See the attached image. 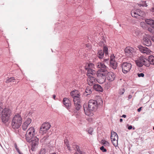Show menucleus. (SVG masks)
Listing matches in <instances>:
<instances>
[{"label":"nucleus","mask_w":154,"mask_h":154,"mask_svg":"<svg viewBox=\"0 0 154 154\" xmlns=\"http://www.w3.org/2000/svg\"><path fill=\"white\" fill-rule=\"evenodd\" d=\"M24 134L26 141L28 142H31L32 146L31 149L33 151L34 149L37 147L38 143V138L35 136V129L33 127H31L28 130L26 134L24 133Z\"/></svg>","instance_id":"nucleus-1"},{"label":"nucleus","mask_w":154,"mask_h":154,"mask_svg":"<svg viewBox=\"0 0 154 154\" xmlns=\"http://www.w3.org/2000/svg\"><path fill=\"white\" fill-rule=\"evenodd\" d=\"M22 121V119L19 114L15 115L12 120L11 125L14 129H18L21 126Z\"/></svg>","instance_id":"nucleus-2"},{"label":"nucleus","mask_w":154,"mask_h":154,"mask_svg":"<svg viewBox=\"0 0 154 154\" xmlns=\"http://www.w3.org/2000/svg\"><path fill=\"white\" fill-rule=\"evenodd\" d=\"M102 103V100L101 98H100L97 101L91 100L88 103V109L91 111H95L97 108L98 105H101Z\"/></svg>","instance_id":"nucleus-3"},{"label":"nucleus","mask_w":154,"mask_h":154,"mask_svg":"<svg viewBox=\"0 0 154 154\" xmlns=\"http://www.w3.org/2000/svg\"><path fill=\"white\" fill-rule=\"evenodd\" d=\"M107 69H102L98 71L97 73V76L99 79H98V82L100 84H102L106 80V76L108 73Z\"/></svg>","instance_id":"nucleus-4"},{"label":"nucleus","mask_w":154,"mask_h":154,"mask_svg":"<svg viewBox=\"0 0 154 154\" xmlns=\"http://www.w3.org/2000/svg\"><path fill=\"white\" fill-rule=\"evenodd\" d=\"M11 111L7 108L4 109L2 112V119L4 123H6L9 119Z\"/></svg>","instance_id":"nucleus-5"},{"label":"nucleus","mask_w":154,"mask_h":154,"mask_svg":"<svg viewBox=\"0 0 154 154\" xmlns=\"http://www.w3.org/2000/svg\"><path fill=\"white\" fill-rule=\"evenodd\" d=\"M137 65L139 67H141L143 65L146 66H149V64L148 60L143 57H139L137 60L135 61Z\"/></svg>","instance_id":"nucleus-6"},{"label":"nucleus","mask_w":154,"mask_h":154,"mask_svg":"<svg viewBox=\"0 0 154 154\" xmlns=\"http://www.w3.org/2000/svg\"><path fill=\"white\" fill-rule=\"evenodd\" d=\"M94 89L97 91L102 92L103 89L102 87L99 84L94 85L92 87H89L87 86V95L91 94Z\"/></svg>","instance_id":"nucleus-7"},{"label":"nucleus","mask_w":154,"mask_h":154,"mask_svg":"<svg viewBox=\"0 0 154 154\" xmlns=\"http://www.w3.org/2000/svg\"><path fill=\"white\" fill-rule=\"evenodd\" d=\"M131 14L133 17L136 18L139 16L143 17L145 15L144 12L139 9H137L136 10L131 11Z\"/></svg>","instance_id":"nucleus-8"},{"label":"nucleus","mask_w":154,"mask_h":154,"mask_svg":"<svg viewBox=\"0 0 154 154\" xmlns=\"http://www.w3.org/2000/svg\"><path fill=\"white\" fill-rule=\"evenodd\" d=\"M110 138L111 141L114 146L115 147L117 146L118 138L117 133L112 131Z\"/></svg>","instance_id":"nucleus-9"},{"label":"nucleus","mask_w":154,"mask_h":154,"mask_svg":"<svg viewBox=\"0 0 154 154\" xmlns=\"http://www.w3.org/2000/svg\"><path fill=\"white\" fill-rule=\"evenodd\" d=\"M132 65L130 63L125 62L123 63L122 66L123 72L126 73L128 72L131 68Z\"/></svg>","instance_id":"nucleus-10"},{"label":"nucleus","mask_w":154,"mask_h":154,"mask_svg":"<svg viewBox=\"0 0 154 154\" xmlns=\"http://www.w3.org/2000/svg\"><path fill=\"white\" fill-rule=\"evenodd\" d=\"M72 97L75 108L76 110L78 111L81 107L80 104V96H75Z\"/></svg>","instance_id":"nucleus-11"},{"label":"nucleus","mask_w":154,"mask_h":154,"mask_svg":"<svg viewBox=\"0 0 154 154\" xmlns=\"http://www.w3.org/2000/svg\"><path fill=\"white\" fill-rule=\"evenodd\" d=\"M51 126V125L48 122L43 123L40 129V132L41 134L46 133V131L50 128Z\"/></svg>","instance_id":"nucleus-12"},{"label":"nucleus","mask_w":154,"mask_h":154,"mask_svg":"<svg viewBox=\"0 0 154 154\" xmlns=\"http://www.w3.org/2000/svg\"><path fill=\"white\" fill-rule=\"evenodd\" d=\"M91 74H89L87 76V84L89 87H92L95 82V78Z\"/></svg>","instance_id":"nucleus-13"},{"label":"nucleus","mask_w":154,"mask_h":154,"mask_svg":"<svg viewBox=\"0 0 154 154\" xmlns=\"http://www.w3.org/2000/svg\"><path fill=\"white\" fill-rule=\"evenodd\" d=\"M125 52L127 56L130 57L132 56L134 53V49L130 47H127L125 49Z\"/></svg>","instance_id":"nucleus-14"},{"label":"nucleus","mask_w":154,"mask_h":154,"mask_svg":"<svg viewBox=\"0 0 154 154\" xmlns=\"http://www.w3.org/2000/svg\"><path fill=\"white\" fill-rule=\"evenodd\" d=\"M94 68V65L92 63H89L88 64L87 66V76L89 74H91L92 75L95 74L96 72L93 69Z\"/></svg>","instance_id":"nucleus-15"},{"label":"nucleus","mask_w":154,"mask_h":154,"mask_svg":"<svg viewBox=\"0 0 154 154\" xmlns=\"http://www.w3.org/2000/svg\"><path fill=\"white\" fill-rule=\"evenodd\" d=\"M151 38L149 35H146L144 36L143 39V42L144 44L147 46H149L151 45L150 41Z\"/></svg>","instance_id":"nucleus-16"},{"label":"nucleus","mask_w":154,"mask_h":154,"mask_svg":"<svg viewBox=\"0 0 154 154\" xmlns=\"http://www.w3.org/2000/svg\"><path fill=\"white\" fill-rule=\"evenodd\" d=\"M140 51L144 54H149L151 52L150 50L146 47H143L142 46H139L138 47Z\"/></svg>","instance_id":"nucleus-17"},{"label":"nucleus","mask_w":154,"mask_h":154,"mask_svg":"<svg viewBox=\"0 0 154 154\" xmlns=\"http://www.w3.org/2000/svg\"><path fill=\"white\" fill-rule=\"evenodd\" d=\"M32 120L31 119L28 118L27 120L25 121L23 124L22 125V129L24 131H25L29 125L31 123Z\"/></svg>","instance_id":"nucleus-18"},{"label":"nucleus","mask_w":154,"mask_h":154,"mask_svg":"<svg viewBox=\"0 0 154 154\" xmlns=\"http://www.w3.org/2000/svg\"><path fill=\"white\" fill-rule=\"evenodd\" d=\"M115 78L114 74L112 72H108L106 75L107 79L109 81H113Z\"/></svg>","instance_id":"nucleus-19"},{"label":"nucleus","mask_w":154,"mask_h":154,"mask_svg":"<svg viewBox=\"0 0 154 154\" xmlns=\"http://www.w3.org/2000/svg\"><path fill=\"white\" fill-rule=\"evenodd\" d=\"M97 66L98 68L102 69H107L108 67L103 63L98 62L97 64Z\"/></svg>","instance_id":"nucleus-20"},{"label":"nucleus","mask_w":154,"mask_h":154,"mask_svg":"<svg viewBox=\"0 0 154 154\" xmlns=\"http://www.w3.org/2000/svg\"><path fill=\"white\" fill-rule=\"evenodd\" d=\"M93 113L92 112L87 111V120L91 122L92 121Z\"/></svg>","instance_id":"nucleus-21"},{"label":"nucleus","mask_w":154,"mask_h":154,"mask_svg":"<svg viewBox=\"0 0 154 154\" xmlns=\"http://www.w3.org/2000/svg\"><path fill=\"white\" fill-rule=\"evenodd\" d=\"M79 94L78 91L75 90L71 92L70 95L72 97H74L75 96H80Z\"/></svg>","instance_id":"nucleus-22"},{"label":"nucleus","mask_w":154,"mask_h":154,"mask_svg":"<svg viewBox=\"0 0 154 154\" xmlns=\"http://www.w3.org/2000/svg\"><path fill=\"white\" fill-rule=\"evenodd\" d=\"M148 61L149 62V65L150 64L154 65V56L152 55L149 56Z\"/></svg>","instance_id":"nucleus-23"},{"label":"nucleus","mask_w":154,"mask_h":154,"mask_svg":"<svg viewBox=\"0 0 154 154\" xmlns=\"http://www.w3.org/2000/svg\"><path fill=\"white\" fill-rule=\"evenodd\" d=\"M110 66L114 69H116L117 67V63L116 61H110Z\"/></svg>","instance_id":"nucleus-24"},{"label":"nucleus","mask_w":154,"mask_h":154,"mask_svg":"<svg viewBox=\"0 0 154 154\" xmlns=\"http://www.w3.org/2000/svg\"><path fill=\"white\" fill-rule=\"evenodd\" d=\"M104 53L102 50H99L97 56L100 59H102L104 56Z\"/></svg>","instance_id":"nucleus-25"},{"label":"nucleus","mask_w":154,"mask_h":154,"mask_svg":"<svg viewBox=\"0 0 154 154\" xmlns=\"http://www.w3.org/2000/svg\"><path fill=\"white\" fill-rule=\"evenodd\" d=\"M145 22L147 24L150 25L151 26L153 25L154 24V21L151 19H146L145 20Z\"/></svg>","instance_id":"nucleus-26"},{"label":"nucleus","mask_w":154,"mask_h":154,"mask_svg":"<svg viewBox=\"0 0 154 154\" xmlns=\"http://www.w3.org/2000/svg\"><path fill=\"white\" fill-rule=\"evenodd\" d=\"M103 51L104 53L105 54L106 56L108 55V48L106 46H104L103 48Z\"/></svg>","instance_id":"nucleus-27"},{"label":"nucleus","mask_w":154,"mask_h":154,"mask_svg":"<svg viewBox=\"0 0 154 154\" xmlns=\"http://www.w3.org/2000/svg\"><path fill=\"white\" fill-rule=\"evenodd\" d=\"M101 143L105 146H109V144L108 142L104 140L101 141Z\"/></svg>","instance_id":"nucleus-28"},{"label":"nucleus","mask_w":154,"mask_h":154,"mask_svg":"<svg viewBox=\"0 0 154 154\" xmlns=\"http://www.w3.org/2000/svg\"><path fill=\"white\" fill-rule=\"evenodd\" d=\"M148 30L150 32L154 33V25L150 26L148 29Z\"/></svg>","instance_id":"nucleus-29"},{"label":"nucleus","mask_w":154,"mask_h":154,"mask_svg":"<svg viewBox=\"0 0 154 154\" xmlns=\"http://www.w3.org/2000/svg\"><path fill=\"white\" fill-rule=\"evenodd\" d=\"M15 80V79L14 77H10L6 80V82L8 83L10 82H14Z\"/></svg>","instance_id":"nucleus-30"},{"label":"nucleus","mask_w":154,"mask_h":154,"mask_svg":"<svg viewBox=\"0 0 154 154\" xmlns=\"http://www.w3.org/2000/svg\"><path fill=\"white\" fill-rule=\"evenodd\" d=\"M140 32L138 29H135L133 32L134 35L135 36H138L140 34Z\"/></svg>","instance_id":"nucleus-31"},{"label":"nucleus","mask_w":154,"mask_h":154,"mask_svg":"<svg viewBox=\"0 0 154 154\" xmlns=\"http://www.w3.org/2000/svg\"><path fill=\"white\" fill-rule=\"evenodd\" d=\"M64 105L67 109H69L70 108L71 104L70 103L68 102H67V103H65V104Z\"/></svg>","instance_id":"nucleus-32"},{"label":"nucleus","mask_w":154,"mask_h":154,"mask_svg":"<svg viewBox=\"0 0 154 154\" xmlns=\"http://www.w3.org/2000/svg\"><path fill=\"white\" fill-rule=\"evenodd\" d=\"M93 131V129L92 128H90L88 130V133L91 135L92 134V133Z\"/></svg>","instance_id":"nucleus-33"},{"label":"nucleus","mask_w":154,"mask_h":154,"mask_svg":"<svg viewBox=\"0 0 154 154\" xmlns=\"http://www.w3.org/2000/svg\"><path fill=\"white\" fill-rule=\"evenodd\" d=\"M69 100L66 98H64L63 100V103L65 105L66 103H67V102H69Z\"/></svg>","instance_id":"nucleus-34"},{"label":"nucleus","mask_w":154,"mask_h":154,"mask_svg":"<svg viewBox=\"0 0 154 154\" xmlns=\"http://www.w3.org/2000/svg\"><path fill=\"white\" fill-rule=\"evenodd\" d=\"M67 140L66 139L65 140V144L67 147L68 149L69 150H70L69 144V143H68V142H67Z\"/></svg>","instance_id":"nucleus-35"},{"label":"nucleus","mask_w":154,"mask_h":154,"mask_svg":"<svg viewBox=\"0 0 154 154\" xmlns=\"http://www.w3.org/2000/svg\"><path fill=\"white\" fill-rule=\"evenodd\" d=\"M138 6H139L140 7H141V6L146 7L147 6V5H146V4H145V2H142V4H139Z\"/></svg>","instance_id":"nucleus-36"},{"label":"nucleus","mask_w":154,"mask_h":154,"mask_svg":"<svg viewBox=\"0 0 154 154\" xmlns=\"http://www.w3.org/2000/svg\"><path fill=\"white\" fill-rule=\"evenodd\" d=\"M115 56H114V55H111V56L110 57V61H115V60L114 59L115 58Z\"/></svg>","instance_id":"nucleus-37"},{"label":"nucleus","mask_w":154,"mask_h":154,"mask_svg":"<svg viewBox=\"0 0 154 154\" xmlns=\"http://www.w3.org/2000/svg\"><path fill=\"white\" fill-rule=\"evenodd\" d=\"M45 150L44 149H41L39 154H45Z\"/></svg>","instance_id":"nucleus-38"},{"label":"nucleus","mask_w":154,"mask_h":154,"mask_svg":"<svg viewBox=\"0 0 154 154\" xmlns=\"http://www.w3.org/2000/svg\"><path fill=\"white\" fill-rule=\"evenodd\" d=\"M100 149L103 152H106L107 151L106 149L104 148V147L102 146L100 148Z\"/></svg>","instance_id":"nucleus-39"},{"label":"nucleus","mask_w":154,"mask_h":154,"mask_svg":"<svg viewBox=\"0 0 154 154\" xmlns=\"http://www.w3.org/2000/svg\"><path fill=\"white\" fill-rule=\"evenodd\" d=\"M125 92V90L124 88L122 89V90H120V91L119 92V94H120L122 95Z\"/></svg>","instance_id":"nucleus-40"},{"label":"nucleus","mask_w":154,"mask_h":154,"mask_svg":"<svg viewBox=\"0 0 154 154\" xmlns=\"http://www.w3.org/2000/svg\"><path fill=\"white\" fill-rule=\"evenodd\" d=\"M137 75L139 77H143L144 75V74L142 73L138 74Z\"/></svg>","instance_id":"nucleus-41"},{"label":"nucleus","mask_w":154,"mask_h":154,"mask_svg":"<svg viewBox=\"0 0 154 154\" xmlns=\"http://www.w3.org/2000/svg\"><path fill=\"white\" fill-rule=\"evenodd\" d=\"M104 62L105 63H108L110 62V60L108 59H105L104 60Z\"/></svg>","instance_id":"nucleus-42"},{"label":"nucleus","mask_w":154,"mask_h":154,"mask_svg":"<svg viewBox=\"0 0 154 154\" xmlns=\"http://www.w3.org/2000/svg\"><path fill=\"white\" fill-rule=\"evenodd\" d=\"M86 107H87L86 105L85 104H84V105H83V108H84V111H85V113L86 115H87L86 110H85V109H86Z\"/></svg>","instance_id":"nucleus-43"},{"label":"nucleus","mask_w":154,"mask_h":154,"mask_svg":"<svg viewBox=\"0 0 154 154\" xmlns=\"http://www.w3.org/2000/svg\"><path fill=\"white\" fill-rule=\"evenodd\" d=\"M15 148L16 149V150H17V152L19 153L20 152V150H19L18 148H17V146L16 145H15Z\"/></svg>","instance_id":"nucleus-44"},{"label":"nucleus","mask_w":154,"mask_h":154,"mask_svg":"<svg viewBox=\"0 0 154 154\" xmlns=\"http://www.w3.org/2000/svg\"><path fill=\"white\" fill-rule=\"evenodd\" d=\"M132 128V126L131 125H130L129 126V127L128 128V129L129 130H131V129Z\"/></svg>","instance_id":"nucleus-45"},{"label":"nucleus","mask_w":154,"mask_h":154,"mask_svg":"<svg viewBox=\"0 0 154 154\" xmlns=\"http://www.w3.org/2000/svg\"><path fill=\"white\" fill-rule=\"evenodd\" d=\"M142 107H140L139 108H138V109H137V111L138 112H140L141 109V108H142Z\"/></svg>","instance_id":"nucleus-46"},{"label":"nucleus","mask_w":154,"mask_h":154,"mask_svg":"<svg viewBox=\"0 0 154 154\" xmlns=\"http://www.w3.org/2000/svg\"><path fill=\"white\" fill-rule=\"evenodd\" d=\"M132 96L130 95L128 96V98L129 99H131L132 98Z\"/></svg>","instance_id":"nucleus-47"},{"label":"nucleus","mask_w":154,"mask_h":154,"mask_svg":"<svg viewBox=\"0 0 154 154\" xmlns=\"http://www.w3.org/2000/svg\"><path fill=\"white\" fill-rule=\"evenodd\" d=\"M126 116V115L124 114L122 116V117L123 118H125Z\"/></svg>","instance_id":"nucleus-48"},{"label":"nucleus","mask_w":154,"mask_h":154,"mask_svg":"<svg viewBox=\"0 0 154 154\" xmlns=\"http://www.w3.org/2000/svg\"><path fill=\"white\" fill-rule=\"evenodd\" d=\"M55 97H56V95H53V98L54 99H55Z\"/></svg>","instance_id":"nucleus-49"},{"label":"nucleus","mask_w":154,"mask_h":154,"mask_svg":"<svg viewBox=\"0 0 154 154\" xmlns=\"http://www.w3.org/2000/svg\"><path fill=\"white\" fill-rule=\"evenodd\" d=\"M79 153L80 154H83V152L82 151H80V152H79Z\"/></svg>","instance_id":"nucleus-50"},{"label":"nucleus","mask_w":154,"mask_h":154,"mask_svg":"<svg viewBox=\"0 0 154 154\" xmlns=\"http://www.w3.org/2000/svg\"><path fill=\"white\" fill-rule=\"evenodd\" d=\"M152 40L154 42V36L152 38Z\"/></svg>","instance_id":"nucleus-51"},{"label":"nucleus","mask_w":154,"mask_h":154,"mask_svg":"<svg viewBox=\"0 0 154 154\" xmlns=\"http://www.w3.org/2000/svg\"><path fill=\"white\" fill-rule=\"evenodd\" d=\"M123 121V120H122V119H120V122H122Z\"/></svg>","instance_id":"nucleus-52"},{"label":"nucleus","mask_w":154,"mask_h":154,"mask_svg":"<svg viewBox=\"0 0 154 154\" xmlns=\"http://www.w3.org/2000/svg\"><path fill=\"white\" fill-rule=\"evenodd\" d=\"M50 154H56V153L55 152H54V153H51Z\"/></svg>","instance_id":"nucleus-53"},{"label":"nucleus","mask_w":154,"mask_h":154,"mask_svg":"<svg viewBox=\"0 0 154 154\" xmlns=\"http://www.w3.org/2000/svg\"><path fill=\"white\" fill-rule=\"evenodd\" d=\"M85 92L87 93V88H86L85 89Z\"/></svg>","instance_id":"nucleus-54"},{"label":"nucleus","mask_w":154,"mask_h":154,"mask_svg":"<svg viewBox=\"0 0 154 154\" xmlns=\"http://www.w3.org/2000/svg\"><path fill=\"white\" fill-rule=\"evenodd\" d=\"M85 69L87 70V67H86V66H85Z\"/></svg>","instance_id":"nucleus-55"},{"label":"nucleus","mask_w":154,"mask_h":154,"mask_svg":"<svg viewBox=\"0 0 154 154\" xmlns=\"http://www.w3.org/2000/svg\"><path fill=\"white\" fill-rule=\"evenodd\" d=\"M19 154H23L22 152H20L19 153Z\"/></svg>","instance_id":"nucleus-56"},{"label":"nucleus","mask_w":154,"mask_h":154,"mask_svg":"<svg viewBox=\"0 0 154 154\" xmlns=\"http://www.w3.org/2000/svg\"><path fill=\"white\" fill-rule=\"evenodd\" d=\"M153 11H154V8H153Z\"/></svg>","instance_id":"nucleus-57"},{"label":"nucleus","mask_w":154,"mask_h":154,"mask_svg":"<svg viewBox=\"0 0 154 154\" xmlns=\"http://www.w3.org/2000/svg\"><path fill=\"white\" fill-rule=\"evenodd\" d=\"M153 130H154V127H153Z\"/></svg>","instance_id":"nucleus-58"}]
</instances>
